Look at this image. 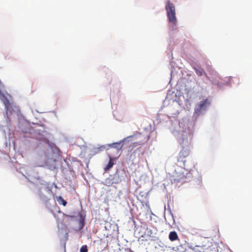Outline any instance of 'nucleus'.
<instances>
[{
    "instance_id": "obj_9",
    "label": "nucleus",
    "mask_w": 252,
    "mask_h": 252,
    "mask_svg": "<svg viewBox=\"0 0 252 252\" xmlns=\"http://www.w3.org/2000/svg\"><path fill=\"white\" fill-rule=\"evenodd\" d=\"M80 219L79 220L80 229H82L85 225V218L81 214H79Z\"/></svg>"
},
{
    "instance_id": "obj_12",
    "label": "nucleus",
    "mask_w": 252,
    "mask_h": 252,
    "mask_svg": "<svg viewBox=\"0 0 252 252\" xmlns=\"http://www.w3.org/2000/svg\"><path fill=\"white\" fill-rule=\"evenodd\" d=\"M195 72L198 76H202L203 73V70L202 69H197L195 68Z\"/></svg>"
},
{
    "instance_id": "obj_8",
    "label": "nucleus",
    "mask_w": 252,
    "mask_h": 252,
    "mask_svg": "<svg viewBox=\"0 0 252 252\" xmlns=\"http://www.w3.org/2000/svg\"><path fill=\"white\" fill-rule=\"evenodd\" d=\"M169 238L170 241H174L178 239L177 233L176 231H171L169 235Z\"/></svg>"
},
{
    "instance_id": "obj_16",
    "label": "nucleus",
    "mask_w": 252,
    "mask_h": 252,
    "mask_svg": "<svg viewBox=\"0 0 252 252\" xmlns=\"http://www.w3.org/2000/svg\"><path fill=\"white\" fill-rule=\"evenodd\" d=\"M125 252H133L130 249H126L125 250Z\"/></svg>"
},
{
    "instance_id": "obj_14",
    "label": "nucleus",
    "mask_w": 252,
    "mask_h": 252,
    "mask_svg": "<svg viewBox=\"0 0 252 252\" xmlns=\"http://www.w3.org/2000/svg\"><path fill=\"white\" fill-rule=\"evenodd\" d=\"M142 144L140 142H135L133 144V145H132V149L138 145H141Z\"/></svg>"
},
{
    "instance_id": "obj_18",
    "label": "nucleus",
    "mask_w": 252,
    "mask_h": 252,
    "mask_svg": "<svg viewBox=\"0 0 252 252\" xmlns=\"http://www.w3.org/2000/svg\"><path fill=\"white\" fill-rule=\"evenodd\" d=\"M148 235L151 236V235L152 234L151 230L148 231Z\"/></svg>"
},
{
    "instance_id": "obj_15",
    "label": "nucleus",
    "mask_w": 252,
    "mask_h": 252,
    "mask_svg": "<svg viewBox=\"0 0 252 252\" xmlns=\"http://www.w3.org/2000/svg\"><path fill=\"white\" fill-rule=\"evenodd\" d=\"M134 137H136L137 138V135H132V136H128L126 138V139L132 138Z\"/></svg>"
},
{
    "instance_id": "obj_5",
    "label": "nucleus",
    "mask_w": 252,
    "mask_h": 252,
    "mask_svg": "<svg viewBox=\"0 0 252 252\" xmlns=\"http://www.w3.org/2000/svg\"><path fill=\"white\" fill-rule=\"evenodd\" d=\"M123 141H121L120 142L114 143L110 145V147L112 148L115 149L117 152L118 153L119 150H121L123 146L122 144Z\"/></svg>"
},
{
    "instance_id": "obj_11",
    "label": "nucleus",
    "mask_w": 252,
    "mask_h": 252,
    "mask_svg": "<svg viewBox=\"0 0 252 252\" xmlns=\"http://www.w3.org/2000/svg\"><path fill=\"white\" fill-rule=\"evenodd\" d=\"M209 103L207 99L201 101L199 104V108L200 109H204L207 106V105L209 104Z\"/></svg>"
},
{
    "instance_id": "obj_6",
    "label": "nucleus",
    "mask_w": 252,
    "mask_h": 252,
    "mask_svg": "<svg viewBox=\"0 0 252 252\" xmlns=\"http://www.w3.org/2000/svg\"><path fill=\"white\" fill-rule=\"evenodd\" d=\"M3 96V99L2 100L3 103L4 104L5 108L6 109L7 111H8V110H10V109L12 108V104L7 98H6L4 95Z\"/></svg>"
},
{
    "instance_id": "obj_7",
    "label": "nucleus",
    "mask_w": 252,
    "mask_h": 252,
    "mask_svg": "<svg viewBox=\"0 0 252 252\" xmlns=\"http://www.w3.org/2000/svg\"><path fill=\"white\" fill-rule=\"evenodd\" d=\"M109 161L107 165L106 166V167L104 168V170L105 171L109 170L110 168H111L113 165L114 164L113 162V158L111 156H109Z\"/></svg>"
},
{
    "instance_id": "obj_2",
    "label": "nucleus",
    "mask_w": 252,
    "mask_h": 252,
    "mask_svg": "<svg viewBox=\"0 0 252 252\" xmlns=\"http://www.w3.org/2000/svg\"><path fill=\"white\" fill-rule=\"evenodd\" d=\"M165 9L169 22L175 25L177 24V19L174 5L170 1H168L166 2Z\"/></svg>"
},
{
    "instance_id": "obj_10",
    "label": "nucleus",
    "mask_w": 252,
    "mask_h": 252,
    "mask_svg": "<svg viewBox=\"0 0 252 252\" xmlns=\"http://www.w3.org/2000/svg\"><path fill=\"white\" fill-rule=\"evenodd\" d=\"M57 200L60 204H62L63 206L66 205V201L64 200L62 196H60L57 197Z\"/></svg>"
},
{
    "instance_id": "obj_4",
    "label": "nucleus",
    "mask_w": 252,
    "mask_h": 252,
    "mask_svg": "<svg viewBox=\"0 0 252 252\" xmlns=\"http://www.w3.org/2000/svg\"><path fill=\"white\" fill-rule=\"evenodd\" d=\"M214 246H216V245L212 244L211 246H208L207 248L205 246H196L194 249L196 252H216L217 251L216 248Z\"/></svg>"
},
{
    "instance_id": "obj_17",
    "label": "nucleus",
    "mask_w": 252,
    "mask_h": 252,
    "mask_svg": "<svg viewBox=\"0 0 252 252\" xmlns=\"http://www.w3.org/2000/svg\"><path fill=\"white\" fill-rule=\"evenodd\" d=\"M65 217H67V218H72L73 217L72 216H68V215H64Z\"/></svg>"
},
{
    "instance_id": "obj_3",
    "label": "nucleus",
    "mask_w": 252,
    "mask_h": 252,
    "mask_svg": "<svg viewBox=\"0 0 252 252\" xmlns=\"http://www.w3.org/2000/svg\"><path fill=\"white\" fill-rule=\"evenodd\" d=\"M189 150L187 148L183 147L177 156V162L178 163H182L184 170H186V171L190 170L189 166L186 164V162H188L186 158L189 155Z\"/></svg>"
},
{
    "instance_id": "obj_13",
    "label": "nucleus",
    "mask_w": 252,
    "mask_h": 252,
    "mask_svg": "<svg viewBox=\"0 0 252 252\" xmlns=\"http://www.w3.org/2000/svg\"><path fill=\"white\" fill-rule=\"evenodd\" d=\"M80 252H88V249L86 245H83L80 249Z\"/></svg>"
},
{
    "instance_id": "obj_1",
    "label": "nucleus",
    "mask_w": 252,
    "mask_h": 252,
    "mask_svg": "<svg viewBox=\"0 0 252 252\" xmlns=\"http://www.w3.org/2000/svg\"><path fill=\"white\" fill-rule=\"evenodd\" d=\"M183 170H185L184 167L175 170L174 174L171 176L172 184L177 185L179 183L183 184L187 182L188 175L189 173H186L185 175Z\"/></svg>"
}]
</instances>
